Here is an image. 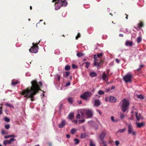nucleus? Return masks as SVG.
Returning a JSON list of instances; mask_svg holds the SVG:
<instances>
[{"mask_svg":"<svg viewBox=\"0 0 146 146\" xmlns=\"http://www.w3.org/2000/svg\"><path fill=\"white\" fill-rule=\"evenodd\" d=\"M32 86L31 87H29L26 89L24 90L22 92V94L25 97L27 98H31V100L33 101L35 100L34 96L38 93L40 90L41 91L40 88L42 86V83L40 81L38 82L35 80L31 82Z\"/></svg>","mask_w":146,"mask_h":146,"instance_id":"1","label":"nucleus"},{"mask_svg":"<svg viewBox=\"0 0 146 146\" xmlns=\"http://www.w3.org/2000/svg\"><path fill=\"white\" fill-rule=\"evenodd\" d=\"M55 3V9L56 10L59 9L62 6L66 7L67 4V2L66 0H52V2H54L56 1Z\"/></svg>","mask_w":146,"mask_h":146,"instance_id":"2","label":"nucleus"},{"mask_svg":"<svg viewBox=\"0 0 146 146\" xmlns=\"http://www.w3.org/2000/svg\"><path fill=\"white\" fill-rule=\"evenodd\" d=\"M121 107V109L123 112H125L129 106V103L128 100L126 99L122 100L119 103Z\"/></svg>","mask_w":146,"mask_h":146,"instance_id":"3","label":"nucleus"},{"mask_svg":"<svg viewBox=\"0 0 146 146\" xmlns=\"http://www.w3.org/2000/svg\"><path fill=\"white\" fill-rule=\"evenodd\" d=\"M40 40L38 43L37 44H35L33 43V46L29 49V51L32 53H36L38 52V46L37 45L40 42Z\"/></svg>","mask_w":146,"mask_h":146,"instance_id":"4","label":"nucleus"},{"mask_svg":"<svg viewBox=\"0 0 146 146\" xmlns=\"http://www.w3.org/2000/svg\"><path fill=\"white\" fill-rule=\"evenodd\" d=\"M92 95V94L91 92H84L83 94L81 95L80 97L83 100H88V98L90 97Z\"/></svg>","mask_w":146,"mask_h":146,"instance_id":"5","label":"nucleus"},{"mask_svg":"<svg viewBox=\"0 0 146 146\" xmlns=\"http://www.w3.org/2000/svg\"><path fill=\"white\" fill-rule=\"evenodd\" d=\"M133 77V75L132 74L130 73H128L125 75L123 78L124 81L126 83L131 82V78Z\"/></svg>","mask_w":146,"mask_h":146,"instance_id":"6","label":"nucleus"},{"mask_svg":"<svg viewBox=\"0 0 146 146\" xmlns=\"http://www.w3.org/2000/svg\"><path fill=\"white\" fill-rule=\"evenodd\" d=\"M85 113L88 118L92 117L93 115L92 111L90 110L86 109Z\"/></svg>","mask_w":146,"mask_h":146,"instance_id":"7","label":"nucleus"},{"mask_svg":"<svg viewBox=\"0 0 146 146\" xmlns=\"http://www.w3.org/2000/svg\"><path fill=\"white\" fill-rule=\"evenodd\" d=\"M95 55H94V65L95 66H97L98 67L99 66L100 62H97L99 60L97 59V57H96Z\"/></svg>","mask_w":146,"mask_h":146,"instance_id":"8","label":"nucleus"},{"mask_svg":"<svg viewBox=\"0 0 146 146\" xmlns=\"http://www.w3.org/2000/svg\"><path fill=\"white\" fill-rule=\"evenodd\" d=\"M95 98H93L92 100L94 101V105L96 107H98L100 105L101 102L99 99L95 100Z\"/></svg>","mask_w":146,"mask_h":146,"instance_id":"9","label":"nucleus"},{"mask_svg":"<svg viewBox=\"0 0 146 146\" xmlns=\"http://www.w3.org/2000/svg\"><path fill=\"white\" fill-rule=\"evenodd\" d=\"M106 135V133L105 132H102L99 136L100 139L101 141H103Z\"/></svg>","mask_w":146,"mask_h":146,"instance_id":"10","label":"nucleus"},{"mask_svg":"<svg viewBox=\"0 0 146 146\" xmlns=\"http://www.w3.org/2000/svg\"><path fill=\"white\" fill-rule=\"evenodd\" d=\"M86 109H81L78 110V112L81 115L82 118L84 116V113H85V111Z\"/></svg>","mask_w":146,"mask_h":146,"instance_id":"11","label":"nucleus"},{"mask_svg":"<svg viewBox=\"0 0 146 146\" xmlns=\"http://www.w3.org/2000/svg\"><path fill=\"white\" fill-rule=\"evenodd\" d=\"M108 75H107L105 72L103 73L102 76V79L103 81H106L108 80Z\"/></svg>","mask_w":146,"mask_h":146,"instance_id":"12","label":"nucleus"},{"mask_svg":"<svg viewBox=\"0 0 146 146\" xmlns=\"http://www.w3.org/2000/svg\"><path fill=\"white\" fill-rule=\"evenodd\" d=\"M109 101L110 102L113 103L115 102L117 100L115 97L113 96H110L109 98Z\"/></svg>","mask_w":146,"mask_h":146,"instance_id":"13","label":"nucleus"},{"mask_svg":"<svg viewBox=\"0 0 146 146\" xmlns=\"http://www.w3.org/2000/svg\"><path fill=\"white\" fill-rule=\"evenodd\" d=\"M133 131V128L131 124L128 125V133L131 134Z\"/></svg>","mask_w":146,"mask_h":146,"instance_id":"14","label":"nucleus"},{"mask_svg":"<svg viewBox=\"0 0 146 146\" xmlns=\"http://www.w3.org/2000/svg\"><path fill=\"white\" fill-rule=\"evenodd\" d=\"M66 124V122L65 120H63L62 121L61 123L59 124L58 127L59 128H62Z\"/></svg>","mask_w":146,"mask_h":146,"instance_id":"15","label":"nucleus"},{"mask_svg":"<svg viewBox=\"0 0 146 146\" xmlns=\"http://www.w3.org/2000/svg\"><path fill=\"white\" fill-rule=\"evenodd\" d=\"M136 124L137 125V127L139 128H141L144 126L145 125V124L143 123H139L137 122Z\"/></svg>","mask_w":146,"mask_h":146,"instance_id":"16","label":"nucleus"},{"mask_svg":"<svg viewBox=\"0 0 146 146\" xmlns=\"http://www.w3.org/2000/svg\"><path fill=\"white\" fill-rule=\"evenodd\" d=\"M125 45L126 46H132L133 45V42H130L129 40H127L125 43Z\"/></svg>","mask_w":146,"mask_h":146,"instance_id":"17","label":"nucleus"},{"mask_svg":"<svg viewBox=\"0 0 146 146\" xmlns=\"http://www.w3.org/2000/svg\"><path fill=\"white\" fill-rule=\"evenodd\" d=\"M126 129L125 128H124L123 129H121L119 130L117 132V133H123L126 130Z\"/></svg>","mask_w":146,"mask_h":146,"instance_id":"18","label":"nucleus"},{"mask_svg":"<svg viewBox=\"0 0 146 146\" xmlns=\"http://www.w3.org/2000/svg\"><path fill=\"white\" fill-rule=\"evenodd\" d=\"M90 76L91 77H95L97 76V74L94 72H90L89 74Z\"/></svg>","mask_w":146,"mask_h":146,"instance_id":"19","label":"nucleus"},{"mask_svg":"<svg viewBox=\"0 0 146 146\" xmlns=\"http://www.w3.org/2000/svg\"><path fill=\"white\" fill-rule=\"evenodd\" d=\"M84 53L82 52H78L77 54V56L79 57L81 56H84Z\"/></svg>","mask_w":146,"mask_h":146,"instance_id":"20","label":"nucleus"},{"mask_svg":"<svg viewBox=\"0 0 146 146\" xmlns=\"http://www.w3.org/2000/svg\"><path fill=\"white\" fill-rule=\"evenodd\" d=\"M69 118L70 119H73L74 117V113H70L68 115Z\"/></svg>","mask_w":146,"mask_h":146,"instance_id":"21","label":"nucleus"},{"mask_svg":"<svg viewBox=\"0 0 146 146\" xmlns=\"http://www.w3.org/2000/svg\"><path fill=\"white\" fill-rule=\"evenodd\" d=\"M142 38L141 36H139L137 37V43H139L142 40Z\"/></svg>","mask_w":146,"mask_h":146,"instance_id":"22","label":"nucleus"},{"mask_svg":"<svg viewBox=\"0 0 146 146\" xmlns=\"http://www.w3.org/2000/svg\"><path fill=\"white\" fill-rule=\"evenodd\" d=\"M90 146H96L95 144L91 139L90 140Z\"/></svg>","mask_w":146,"mask_h":146,"instance_id":"23","label":"nucleus"},{"mask_svg":"<svg viewBox=\"0 0 146 146\" xmlns=\"http://www.w3.org/2000/svg\"><path fill=\"white\" fill-rule=\"evenodd\" d=\"M110 119H111V121L113 122H117L119 121L118 119H116V120L115 119L114 117L113 116H111V117Z\"/></svg>","mask_w":146,"mask_h":146,"instance_id":"24","label":"nucleus"},{"mask_svg":"<svg viewBox=\"0 0 146 146\" xmlns=\"http://www.w3.org/2000/svg\"><path fill=\"white\" fill-rule=\"evenodd\" d=\"M18 82L17 81H15L14 80H13L12 82V85L13 86H15L16 84H17Z\"/></svg>","mask_w":146,"mask_h":146,"instance_id":"25","label":"nucleus"},{"mask_svg":"<svg viewBox=\"0 0 146 146\" xmlns=\"http://www.w3.org/2000/svg\"><path fill=\"white\" fill-rule=\"evenodd\" d=\"M65 75L64 74H63L64 77H66L69 76L70 74L69 72L66 71L65 72Z\"/></svg>","mask_w":146,"mask_h":146,"instance_id":"26","label":"nucleus"},{"mask_svg":"<svg viewBox=\"0 0 146 146\" xmlns=\"http://www.w3.org/2000/svg\"><path fill=\"white\" fill-rule=\"evenodd\" d=\"M10 144V142L9 140H6L4 141L3 142V144L5 145H6L7 144Z\"/></svg>","mask_w":146,"mask_h":146,"instance_id":"27","label":"nucleus"},{"mask_svg":"<svg viewBox=\"0 0 146 146\" xmlns=\"http://www.w3.org/2000/svg\"><path fill=\"white\" fill-rule=\"evenodd\" d=\"M94 55H95L96 56V57H101L102 56L103 54L102 53H100L98 54H94Z\"/></svg>","mask_w":146,"mask_h":146,"instance_id":"28","label":"nucleus"},{"mask_svg":"<svg viewBox=\"0 0 146 146\" xmlns=\"http://www.w3.org/2000/svg\"><path fill=\"white\" fill-rule=\"evenodd\" d=\"M70 67L68 65H66L65 67V70H68L70 69Z\"/></svg>","mask_w":146,"mask_h":146,"instance_id":"29","label":"nucleus"},{"mask_svg":"<svg viewBox=\"0 0 146 146\" xmlns=\"http://www.w3.org/2000/svg\"><path fill=\"white\" fill-rule=\"evenodd\" d=\"M137 96L139 98L141 99H143L144 98V96L141 94L137 95Z\"/></svg>","mask_w":146,"mask_h":146,"instance_id":"30","label":"nucleus"},{"mask_svg":"<svg viewBox=\"0 0 146 146\" xmlns=\"http://www.w3.org/2000/svg\"><path fill=\"white\" fill-rule=\"evenodd\" d=\"M86 65L85 66V68H88L90 65V62H85Z\"/></svg>","mask_w":146,"mask_h":146,"instance_id":"31","label":"nucleus"},{"mask_svg":"<svg viewBox=\"0 0 146 146\" xmlns=\"http://www.w3.org/2000/svg\"><path fill=\"white\" fill-rule=\"evenodd\" d=\"M68 102L70 104H72L73 102V100L71 98H69L68 99Z\"/></svg>","mask_w":146,"mask_h":146,"instance_id":"32","label":"nucleus"},{"mask_svg":"<svg viewBox=\"0 0 146 146\" xmlns=\"http://www.w3.org/2000/svg\"><path fill=\"white\" fill-rule=\"evenodd\" d=\"M74 141H75V144H78L80 142L79 140L77 139H74Z\"/></svg>","mask_w":146,"mask_h":146,"instance_id":"33","label":"nucleus"},{"mask_svg":"<svg viewBox=\"0 0 146 146\" xmlns=\"http://www.w3.org/2000/svg\"><path fill=\"white\" fill-rule=\"evenodd\" d=\"M123 32L125 33H127V34L130 33L131 32L130 31H129L127 29H126L125 31H123Z\"/></svg>","mask_w":146,"mask_h":146,"instance_id":"34","label":"nucleus"},{"mask_svg":"<svg viewBox=\"0 0 146 146\" xmlns=\"http://www.w3.org/2000/svg\"><path fill=\"white\" fill-rule=\"evenodd\" d=\"M88 123L91 126H93V125L94 124V122L92 121H89L88 122Z\"/></svg>","mask_w":146,"mask_h":146,"instance_id":"35","label":"nucleus"},{"mask_svg":"<svg viewBox=\"0 0 146 146\" xmlns=\"http://www.w3.org/2000/svg\"><path fill=\"white\" fill-rule=\"evenodd\" d=\"M136 114V117L137 118V121H139L140 120V118L139 116H138V114L137 112H135Z\"/></svg>","mask_w":146,"mask_h":146,"instance_id":"36","label":"nucleus"},{"mask_svg":"<svg viewBox=\"0 0 146 146\" xmlns=\"http://www.w3.org/2000/svg\"><path fill=\"white\" fill-rule=\"evenodd\" d=\"M98 93L100 95H102L104 94V92L102 90H99L98 92Z\"/></svg>","mask_w":146,"mask_h":146,"instance_id":"37","label":"nucleus"},{"mask_svg":"<svg viewBox=\"0 0 146 146\" xmlns=\"http://www.w3.org/2000/svg\"><path fill=\"white\" fill-rule=\"evenodd\" d=\"M10 127V125L9 124H6L5 125V129H8Z\"/></svg>","mask_w":146,"mask_h":146,"instance_id":"38","label":"nucleus"},{"mask_svg":"<svg viewBox=\"0 0 146 146\" xmlns=\"http://www.w3.org/2000/svg\"><path fill=\"white\" fill-rule=\"evenodd\" d=\"M85 121V119H80L78 121V123L81 124L84 123Z\"/></svg>","mask_w":146,"mask_h":146,"instance_id":"39","label":"nucleus"},{"mask_svg":"<svg viewBox=\"0 0 146 146\" xmlns=\"http://www.w3.org/2000/svg\"><path fill=\"white\" fill-rule=\"evenodd\" d=\"M81 137L82 138H85L86 137V135L85 133H82L81 135Z\"/></svg>","mask_w":146,"mask_h":146,"instance_id":"40","label":"nucleus"},{"mask_svg":"<svg viewBox=\"0 0 146 146\" xmlns=\"http://www.w3.org/2000/svg\"><path fill=\"white\" fill-rule=\"evenodd\" d=\"M6 106H8L10 108H14V107L11 104L9 103H7L6 104Z\"/></svg>","mask_w":146,"mask_h":146,"instance_id":"41","label":"nucleus"},{"mask_svg":"<svg viewBox=\"0 0 146 146\" xmlns=\"http://www.w3.org/2000/svg\"><path fill=\"white\" fill-rule=\"evenodd\" d=\"M76 131V130L75 129H72L71 130V133L72 134H74Z\"/></svg>","mask_w":146,"mask_h":146,"instance_id":"42","label":"nucleus"},{"mask_svg":"<svg viewBox=\"0 0 146 146\" xmlns=\"http://www.w3.org/2000/svg\"><path fill=\"white\" fill-rule=\"evenodd\" d=\"M76 118L78 119H79L80 118H82L81 116V115L78 112L76 116Z\"/></svg>","mask_w":146,"mask_h":146,"instance_id":"43","label":"nucleus"},{"mask_svg":"<svg viewBox=\"0 0 146 146\" xmlns=\"http://www.w3.org/2000/svg\"><path fill=\"white\" fill-rule=\"evenodd\" d=\"M4 120H5V121L7 122H9L10 121V119L8 118L7 117H5Z\"/></svg>","mask_w":146,"mask_h":146,"instance_id":"44","label":"nucleus"},{"mask_svg":"<svg viewBox=\"0 0 146 146\" xmlns=\"http://www.w3.org/2000/svg\"><path fill=\"white\" fill-rule=\"evenodd\" d=\"M16 140V139L14 138H11L9 140V141L10 142V143H11L12 142H13L14 141Z\"/></svg>","mask_w":146,"mask_h":146,"instance_id":"45","label":"nucleus"},{"mask_svg":"<svg viewBox=\"0 0 146 146\" xmlns=\"http://www.w3.org/2000/svg\"><path fill=\"white\" fill-rule=\"evenodd\" d=\"M124 117V114H122V113H121L120 116V118L121 119H123Z\"/></svg>","mask_w":146,"mask_h":146,"instance_id":"46","label":"nucleus"},{"mask_svg":"<svg viewBox=\"0 0 146 146\" xmlns=\"http://www.w3.org/2000/svg\"><path fill=\"white\" fill-rule=\"evenodd\" d=\"M72 68L74 69L77 68H78L77 66L75 64H72Z\"/></svg>","mask_w":146,"mask_h":146,"instance_id":"47","label":"nucleus"},{"mask_svg":"<svg viewBox=\"0 0 146 146\" xmlns=\"http://www.w3.org/2000/svg\"><path fill=\"white\" fill-rule=\"evenodd\" d=\"M144 66V65H141L140 66L139 68L137 69V70L138 71L139 70L141 69V68L143 67Z\"/></svg>","mask_w":146,"mask_h":146,"instance_id":"48","label":"nucleus"},{"mask_svg":"<svg viewBox=\"0 0 146 146\" xmlns=\"http://www.w3.org/2000/svg\"><path fill=\"white\" fill-rule=\"evenodd\" d=\"M115 144L117 146H118L119 144V141H115Z\"/></svg>","mask_w":146,"mask_h":146,"instance_id":"49","label":"nucleus"},{"mask_svg":"<svg viewBox=\"0 0 146 146\" xmlns=\"http://www.w3.org/2000/svg\"><path fill=\"white\" fill-rule=\"evenodd\" d=\"M72 122L75 123L77 124L78 123V120H73L72 121Z\"/></svg>","mask_w":146,"mask_h":146,"instance_id":"50","label":"nucleus"},{"mask_svg":"<svg viewBox=\"0 0 146 146\" xmlns=\"http://www.w3.org/2000/svg\"><path fill=\"white\" fill-rule=\"evenodd\" d=\"M143 26V24L142 23H140L139 24V27H142Z\"/></svg>","mask_w":146,"mask_h":146,"instance_id":"51","label":"nucleus"},{"mask_svg":"<svg viewBox=\"0 0 146 146\" xmlns=\"http://www.w3.org/2000/svg\"><path fill=\"white\" fill-rule=\"evenodd\" d=\"M80 33H78V35L77 36H76V39H77L78 38L80 37Z\"/></svg>","mask_w":146,"mask_h":146,"instance_id":"52","label":"nucleus"},{"mask_svg":"<svg viewBox=\"0 0 146 146\" xmlns=\"http://www.w3.org/2000/svg\"><path fill=\"white\" fill-rule=\"evenodd\" d=\"M1 133L2 134H6V133H5V131L4 129H2L1 130Z\"/></svg>","mask_w":146,"mask_h":146,"instance_id":"53","label":"nucleus"},{"mask_svg":"<svg viewBox=\"0 0 146 146\" xmlns=\"http://www.w3.org/2000/svg\"><path fill=\"white\" fill-rule=\"evenodd\" d=\"M70 85V82H69L68 83H67L65 85L66 86H69Z\"/></svg>","mask_w":146,"mask_h":146,"instance_id":"54","label":"nucleus"},{"mask_svg":"<svg viewBox=\"0 0 146 146\" xmlns=\"http://www.w3.org/2000/svg\"><path fill=\"white\" fill-rule=\"evenodd\" d=\"M10 135H6L4 137V138L6 139L9 138H10Z\"/></svg>","mask_w":146,"mask_h":146,"instance_id":"55","label":"nucleus"},{"mask_svg":"<svg viewBox=\"0 0 146 146\" xmlns=\"http://www.w3.org/2000/svg\"><path fill=\"white\" fill-rule=\"evenodd\" d=\"M96 111H98V113H99V114L100 115H101V114H102V112H101V111H100L99 110H96Z\"/></svg>","mask_w":146,"mask_h":146,"instance_id":"56","label":"nucleus"},{"mask_svg":"<svg viewBox=\"0 0 146 146\" xmlns=\"http://www.w3.org/2000/svg\"><path fill=\"white\" fill-rule=\"evenodd\" d=\"M109 100V98H108V97H106L105 98V100L106 102H108Z\"/></svg>","mask_w":146,"mask_h":146,"instance_id":"57","label":"nucleus"},{"mask_svg":"<svg viewBox=\"0 0 146 146\" xmlns=\"http://www.w3.org/2000/svg\"><path fill=\"white\" fill-rule=\"evenodd\" d=\"M110 90V89L109 88H106L105 89V90H106V92H108Z\"/></svg>","mask_w":146,"mask_h":146,"instance_id":"58","label":"nucleus"},{"mask_svg":"<svg viewBox=\"0 0 146 146\" xmlns=\"http://www.w3.org/2000/svg\"><path fill=\"white\" fill-rule=\"evenodd\" d=\"M115 61H116V62L118 63H119V62H120V61L118 59H115Z\"/></svg>","mask_w":146,"mask_h":146,"instance_id":"59","label":"nucleus"},{"mask_svg":"<svg viewBox=\"0 0 146 146\" xmlns=\"http://www.w3.org/2000/svg\"><path fill=\"white\" fill-rule=\"evenodd\" d=\"M10 137H16V136H15L14 135H10Z\"/></svg>","mask_w":146,"mask_h":146,"instance_id":"60","label":"nucleus"},{"mask_svg":"<svg viewBox=\"0 0 146 146\" xmlns=\"http://www.w3.org/2000/svg\"><path fill=\"white\" fill-rule=\"evenodd\" d=\"M57 79L58 81H60V76H58Z\"/></svg>","mask_w":146,"mask_h":146,"instance_id":"61","label":"nucleus"},{"mask_svg":"<svg viewBox=\"0 0 146 146\" xmlns=\"http://www.w3.org/2000/svg\"><path fill=\"white\" fill-rule=\"evenodd\" d=\"M78 102L79 104H80L82 103V101L81 100H78Z\"/></svg>","mask_w":146,"mask_h":146,"instance_id":"62","label":"nucleus"},{"mask_svg":"<svg viewBox=\"0 0 146 146\" xmlns=\"http://www.w3.org/2000/svg\"><path fill=\"white\" fill-rule=\"evenodd\" d=\"M66 137L68 138H70V135L67 134L66 135Z\"/></svg>","mask_w":146,"mask_h":146,"instance_id":"63","label":"nucleus"},{"mask_svg":"<svg viewBox=\"0 0 146 146\" xmlns=\"http://www.w3.org/2000/svg\"><path fill=\"white\" fill-rule=\"evenodd\" d=\"M123 35L122 34H120L119 35V36L120 37H123Z\"/></svg>","mask_w":146,"mask_h":146,"instance_id":"64","label":"nucleus"}]
</instances>
